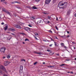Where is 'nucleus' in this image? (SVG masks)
<instances>
[{
    "mask_svg": "<svg viewBox=\"0 0 76 76\" xmlns=\"http://www.w3.org/2000/svg\"><path fill=\"white\" fill-rule=\"evenodd\" d=\"M3 71H4L5 72H6V73H7V72L6 71V69L2 65H0V73L2 75L3 73Z\"/></svg>",
    "mask_w": 76,
    "mask_h": 76,
    "instance_id": "obj_1",
    "label": "nucleus"
},
{
    "mask_svg": "<svg viewBox=\"0 0 76 76\" xmlns=\"http://www.w3.org/2000/svg\"><path fill=\"white\" fill-rule=\"evenodd\" d=\"M61 2H60L59 3L58 6L60 8V7L61 6H66L67 5V2H64V3L61 4Z\"/></svg>",
    "mask_w": 76,
    "mask_h": 76,
    "instance_id": "obj_2",
    "label": "nucleus"
},
{
    "mask_svg": "<svg viewBox=\"0 0 76 76\" xmlns=\"http://www.w3.org/2000/svg\"><path fill=\"white\" fill-rule=\"evenodd\" d=\"M5 50H6L5 48H1L0 51L1 53H4Z\"/></svg>",
    "mask_w": 76,
    "mask_h": 76,
    "instance_id": "obj_3",
    "label": "nucleus"
},
{
    "mask_svg": "<svg viewBox=\"0 0 76 76\" xmlns=\"http://www.w3.org/2000/svg\"><path fill=\"white\" fill-rule=\"evenodd\" d=\"M9 64H10V62L8 61H6L4 62V65L5 66H7Z\"/></svg>",
    "mask_w": 76,
    "mask_h": 76,
    "instance_id": "obj_4",
    "label": "nucleus"
},
{
    "mask_svg": "<svg viewBox=\"0 0 76 76\" xmlns=\"http://www.w3.org/2000/svg\"><path fill=\"white\" fill-rule=\"evenodd\" d=\"M51 1V0H46L45 1V3L47 4H49L50 3V1Z\"/></svg>",
    "mask_w": 76,
    "mask_h": 76,
    "instance_id": "obj_5",
    "label": "nucleus"
},
{
    "mask_svg": "<svg viewBox=\"0 0 76 76\" xmlns=\"http://www.w3.org/2000/svg\"><path fill=\"white\" fill-rule=\"evenodd\" d=\"M24 29L26 31H30V29H31V28L29 27H26L24 28Z\"/></svg>",
    "mask_w": 76,
    "mask_h": 76,
    "instance_id": "obj_6",
    "label": "nucleus"
},
{
    "mask_svg": "<svg viewBox=\"0 0 76 76\" xmlns=\"http://www.w3.org/2000/svg\"><path fill=\"white\" fill-rule=\"evenodd\" d=\"M5 12L6 13H7V14H8V15H9L10 16H12V13H10V12H8V11L7 10Z\"/></svg>",
    "mask_w": 76,
    "mask_h": 76,
    "instance_id": "obj_7",
    "label": "nucleus"
},
{
    "mask_svg": "<svg viewBox=\"0 0 76 76\" xmlns=\"http://www.w3.org/2000/svg\"><path fill=\"white\" fill-rule=\"evenodd\" d=\"M5 12L6 13H7V14H8V15H9L10 16H12V13H10V12H8V11L7 10Z\"/></svg>",
    "mask_w": 76,
    "mask_h": 76,
    "instance_id": "obj_8",
    "label": "nucleus"
},
{
    "mask_svg": "<svg viewBox=\"0 0 76 76\" xmlns=\"http://www.w3.org/2000/svg\"><path fill=\"white\" fill-rule=\"evenodd\" d=\"M34 53H35V54H39V55L41 54V53L40 52H37L34 51Z\"/></svg>",
    "mask_w": 76,
    "mask_h": 76,
    "instance_id": "obj_9",
    "label": "nucleus"
},
{
    "mask_svg": "<svg viewBox=\"0 0 76 76\" xmlns=\"http://www.w3.org/2000/svg\"><path fill=\"white\" fill-rule=\"evenodd\" d=\"M15 28H17L21 29V27H20V26H19L18 25H15Z\"/></svg>",
    "mask_w": 76,
    "mask_h": 76,
    "instance_id": "obj_10",
    "label": "nucleus"
},
{
    "mask_svg": "<svg viewBox=\"0 0 76 76\" xmlns=\"http://www.w3.org/2000/svg\"><path fill=\"white\" fill-rule=\"evenodd\" d=\"M9 31H15V29L14 28H9Z\"/></svg>",
    "mask_w": 76,
    "mask_h": 76,
    "instance_id": "obj_11",
    "label": "nucleus"
},
{
    "mask_svg": "<svg viewBox=\"0 0 76 76\" xmlns=\"http://www.w3.org/2000/svg\"><path fill=\"white\" fill-rule=\"evenodd\" d=\"M19 3V2L17 1H15L14 2H11V4H14V3Z\"/></svg>",
    "mask_w": 76,
    "mask_h": 76,
    "instance_id": "obj_12",
    "label": "nucleus"
},
{
    "mask_svg": "<svg viewBox=\"0 0 76 76\" xmlns=\"http://www.w3.org/2000/svg\"><path fill=\"white\" fill-rule=\"evenodd\" d=\"M31 8L32 9H37V8L35 6L32 7Z\"/></svg>",
    "mask_w": 76,
    "mask_h": 76,
    "instance_id": "obj_13",
    "label": "nucleus"
},
{
    "mask_svg": "<svg viewBox=\"0 0 76 76\" xmlns=\"http://www.w3.org/2000/svg\"><path fill=\"white\" fill-rule=\"evenodd\" d=\"M20 70H23V66L22 65H21L20 66Z\"/></svg>",
    "mask_w": 76,
    "mask_h": 76,
    "instance_id": "obj_14",
    "label": "nucleus"
},
{
    "mask_svg": "<svg viewBox=\"0 0 76 76\" xmlns=\"http://www.w3.org/2000/svg\"><path fill=\"white\" fill-rule=\"evenodd\" d=\"M7 57V58H10V54L8 55Z\"/></svg>",
    "mask_w": 76,
    "mask_h": 76,
    "instance_id": "obj_15",
    "label": "nucleus"
},
{
    "mask_svg": "<svg viewBox=\"0 0 76 76\" xmlns=\"http://www.w3.org/2000/svg\"><path fill=\"white\" fill-rule=\"evenodd\" d=\"M4 29L5 30H7V28H8L7 26H5V27H4Z\"/></svg>",
    "mask_w": 76,
    "mask_h": 76,
    "instance_id": "obj_16",
    "label": "nucleus"
},
{
    "mask_svg": "<svg viewBox=\"0 0 76 76\" xmlns=\"http://www.w3.org/2000/svg\"><path fill=\"white\" fill-rule=\"evenodd\" d=\"M23 70V69H20V71H19L20 73H22L23 72V71H22Z\"/></svg>",
    "mask_w": 76,
    "mask_h": 76,
    "instance_id": "obj_17",
    "label": "nucleus"
},
{
    "mask_svg": "<svg viewBox=\"0 0 76 76\" xmlns=\"http://www.w3.org/2000/svg\"><path fill=\"white\" fill-rule=\"evenodd\" d=\"M41 21H42V20H40L39 21H38V23H41Z\"/></svg>",
    "mask_w": 76,
    "mask_h": 76,
    "instance_id": "obj_18",
    "label": "nucleus"
},
{
    "mask_svg": "<svg viewBox=\"0 0 76 76\" xmlns=\"http://www.w3.org/2000/svg\"><path fill=\"white\" fill-rule=\"evenodd\" d=\"M31 20H34V19H35V18L34 17H32L31 18Z\"/></svg>",
    "mask_w": 76,
    "mask_h": 76,
    "instance_id": "obj_19",
    "label": "nucleus"
},
{
    "mask_svg": "<svg viewBox=\"0 0 76 76\" xmlns=\"http://www.w3.org/2000/svg\"><path fill=\"white\" fill-rule=\"evenodd\" d=\"M11 34L12 35H13L14 37H15V36H16V35H15L14 33H11Z\"/></svg>",
    "mask_w": 76,
    "mask_h": 76,
    "instance_id": "obj_20",
    "label": "nucleus"
},
{
    "mask_svg": "<svg viewBox=\"0 0 76 76\" xmlns=\"http://www.w3.org/2000/svg\"><path fill=\"white\" fill-rule=\"evenodd\" d=\"M66 66V64H63L60 65V66Z\"/></svg>",
    "mask_w": 76,
    "mask_h": 76,
    "instance_id": "obj_21",
    "label": "nucleus"
},
{
    "mask_svg": "<svg viewBox=\"0 0 76 76\" xmlns=\"http://www.w3.org/2000/svg\"><path fill=\"white\" fill-rule=\"evenodd\" d=\"M25 41H29V40L28 39H26L25 40Z\"/></svg>",
    "mask_w": 76,
    "mask_h": 76,
    "instance_id": "obj_22",
    "label": "nucleus"
},
{
    "mask_svg": "<svg viewBox=\"0 0 76 76\" xmlns=\"http://www.w3.org/2000/svg\"><path fill=\"white\" fill-rule=\"evenodd\" d=\"M21 61H25V60L24 59H22L21 60Z\"/></svg>",
    "mask_w": 76,
    "mask_h": 76,
    "instance_id": "obj_23",
    "label": "nucleus"
},
{
    "mask_svg": "<svg viewBox=\"0 0 76 76\" xmlns=\"http://www.w3.org/2000/svg\"><path fill=\"white\" fill-rule=\"evenodd\" d=\"M54 43H55V45L56 46H57V43L55 42H54Z\"/></svg>",
    "mask_w": 76,
    "mask_h": 76,
    "instance_id": "obj_24",
    "label": "nucleus"
},
{
    "mask_svg": "<svg viewBox=\"0 0 76 76\" xmlns=\"http://www.w3.org/2000/svg\"><path fill=\"white\" fill-rule=\"evenodd\" d=\"M61 46H64V43H61Z\"/></svg>",
    "mask_w": 76,
    "mask_h": 76,
    "instance_id": "obj_25",
    "label": "nucleus"
},
{
    "mask_svg": "<svg viewBox=\"0 0 76 76\" xmlns=\"http://www.w3.org/2000/svg\"><path fill=\"white\" fill-rule=\"evenodd\" d=\"M1 2L4 3L5 1V0H1Z\"/></svg>",
    "mask_w": 76,
    "mask_h": 76,
    "instance_id": "obj_26",
    "label": "nucleus"
},
{
    "mask_svg": "<svg viewBox=\"0 0 76 76\" xmlns=\"http://www.w3.org/2000/svg\"><path fill=\"white\" fill-rule=\"evenodd\" d=\"M2 10H3L4 11V12H6V11L7 10H6L4 9H3Z\"/></svg>",
    "mask_w": 76,
    "mask_h": 76,
    "instance_id": "obj_27",
    "label": "nucleus"
},
{
    "mask_svg": "<svg viewBox=\"0 0 76 76\" xmlns=\"http://www.w3.org/2000/svg\"><path fill=\"white\" fill-rule=\"evenodd\" d=\"M21 34H22V35H26V34L24 33H21Z\"/></svg>",
    "mask_w": 76,
    "mask_h": 76,
    "instance_id": "obj_28",
    "label": "nucleus"
},
{
    "mask_svg": "<svg viewBox=\"0 0 76 76\" xmlns=\"http://www.w3.org/2000/svg\"><path fill=\"white\" fill-rule=\"evenodd\" d=\"M28 26H29V27H32V25L30 24L28 25Z\"/></svg>",
    "mask_w": 76,
    "mask_h": 76,
    "instance_id": "obj_29",
    "label": "nucleus"
},
{
    "mask_svg": "<svg viewBox=\"0 0 76 76\" xmlns=\"http://www.w3.org/2000/svg\"><path fill=\"white\" fill-rule=\"evenodd\" d=\"M37 63H38V62H36L34 63V65H35V64H37Z\"/></svg>",
    "mask_w": 76,
    "mask_h": 76,
    "instance_id": "obj_30",
    "label": "nucleus"
},
{
    "mask_svg": "<svg viewBox=\"0 0 76 76\" xmlns=\"http://www.w3.org/2000/svg\"><path fill=\"white\" fill-rule=\"evenodd\" d=\"M35 35L37 36H38V34L37 33H36L35 34Z\"/></svg>",
    "mask_w": 76,
    "mask_h": 76,
    "instance_id": "obj_31",
    "label": "nucleus"
},
{
    "mask_svg": "<svg viewBox=\"0 0 76 76\" xmlns=\"http://www.w3.org/2000/svg\"><path fill=\"white\" fill-rule=\"evenodd\" d=\"M36 1H37V2H38V1H40V0H35Z\"/></svg>",
    "mask_w": 76,
    "mask_h": 76,
    "instance_id": "obj_32",
    "label": "nucleus"
},
{
    "mask_svg": "<svg viewBox=\"0 0 76 76\" xmlns=\"http://www.w3.org/2000/svg\"><path fill=\"white\" fill-rule=\"evenodd\" d=\"M55 28H56V29H57V30H58V27H57V26H55Z\"/></svg>",
    "mask_w": 76,
    "mask_h": 76,
    "instance_id": "obj_33",
    "label": "nucleus"
},
{
    "mask_svg": "<svg viewBox=\"0 0 76 76\" xmlns=\"http://www.w3.org/2000/svg\"><path fill=\"white\" fill-rule=\"evenodd\" d=\"M49 32L50 33H53V32H52V31H51L50 30L49 31Z\"/></svg>",
    "mask_w": 76,
    "mask_h": 76,
    "instance_id": "obj_34",
    "label": "nucleus"
},
{
    "mask_svg": "<svg viewBox=\"0 0 76 76\" xmlns=\"http://www.w3.org/2000/svg\"><path fill=\"white\" fill-rule=\"evenodd\" d=\"M34 36V38H36V39H37V38L35 37V36Z\"/></svg>",
    "mask_w": 76,
    "mask_h": 76,
    "instance_id": "obj_35",
    "label": "nucleus"
},
{
    "mask_svg": "<svg viewBox=\"0 0 76 76\" xmlns=\"http://www.w3.org/2000/svg\"><path fill=\"white\" fill-rule=\"evenodd\" d=\"M53 45V44H51L50 45H49V47H52V45Z\"/></svg>",
    "mask_w": 76,
    "mask_h": 76,
    "instance_id": "obj_36",
    "label": "nucleus"
},
{
    "mask_svg": "<svg viewBox=\"0 0 76 76\" xmlns=\"http://www.w3.org/2000/svg\"><path fill=\"white\" fill-rule=\"evenodd\" d=\"M47 51H48V52H50V50H47Z\"/></svg>",
    "mask_w": 76,
    "mask_h": 76,
    "instance_id": "obj_37",
    "label": "nucleus"
},
{
    "mask_svg": "<svg viewBox=\"0 0 76 76\" xmlns=\"http://www.w3.org/2000/svg\"><path fill=\"white\" fill-rule=\"evenodd\" d=\"M48 19H50L51 18V17H50V16H48Z\"/></svg>",
    "mask_w": 76,
    "mask_h": 76,
    "instance_id": "obj_38",
    "label": "nucleus"
},
{
    "mask_svg": "<svg viewBox=\"0 0 76 76\" xmlns=\"http://www.w3.org/2000/svg\"><path fill=\"white\" fill-rule=\"evenodd\" d=\"M56 56H59V54L56 53Z\"/></svg>",
    "mask_w": 76,
    "mask_h": 76,
    "instance_id": "obj_39",
    "label": "nucleus"
},
{
    "mask_svg": "<svg viewBox=\"0 0 76 76\" xmlns=\"http://www.w3.org/2000/svg\"><path fill=\"white\" fill-rule=\"evenodd\" d=\"M3 76H8L7 75H6V74H4L3 75Z\"/></svg>",
    "mask_w": 76,
    "mask_h": 76,
    "instance_id": "obj_40",
    "label": "nucleus"
},
{
    "mask_svg": "<svg viewBox=\"0 0 76 76\" xmlns=\"http://www.w3.org/2000/svg\"><path fill=\"white\" fill-rule=\"evenodd\" d=\"M50 39L51 41H54V40L53 39H52V38H51Z\"/></svg>",
    "mask_w": 76,
    "mask_h": 76,
    "instance_id": "obj_41",
    "label": "nucleus"
},
{
    "mask_svg": "<svg viewBox=\"0 0 76 76\" xmlns=\"http://www.w3.org/2000/svg\"><path fill=\"white\" fill-rule=\"evenodd\" d=\"M73 48H74V50H75V47L73 46Z\"/></svg>",
    "mask_w": 76,
    "mask_h": 76,
    "instance_id": "obj_42",
    "label": "nucleus"
},
{
    "mask_svg": "<svg viewBox=\"0 0 76 76\" xmlns=\"http://www.w3.org/2000/svg\"><path fill=\"white\" fill-rule=\"evenodd\" d=\"M50 23V21H48L47 22V23Z\"/></svg>",
    "mask_w": 76,
    "mask_h": 76,
    "instance_id": "obj_43",
    "label": "nucleus"
},
{
    "mask_svg": "<svg viewBox=\"0 0 76 76\" xmlns=\"http://www.w3.org/2000/svg\"><path fill=\"white\" fill-rule=\"evenodd\" d=\"M56 20L57 21L58 20V18L56 17Z\"/></svg>",
    "mask_w": 76,
    "mask_h": 76,
    "instance_id": "obj_44",
    "label": "nucleus"
},
{
    "mask_svg": "<svg viewBox=\"0 0 76 76\" xmlns=\"http://www.w3.org/2000/svg\"><path fill=\"white\" fill-rule=\"evenodd\" d=\"M4 23H1V25H4Z\"/></svg>",
    "mask_w": 76,
    "mask_h": 76,
    "instance_id": "obj_45",
    "label": "nucleus"
},
{
    "mask_svg": "<svg viewBox=\"0 0 76 76\" xmlns=\"http://www.w3.org/2000/svg\"><path fill=\"white\" fill-rule=\"evenodd\" d=\"M67 34H69V31H67Z\"/></svg>",
    "mask_w": 76,
    "mask_h": 76,
    "instance_id": "obj_46",
    "label": "nucleus"
},
{
    "mask_svg": "<svg viewBox=\"0 0 76 76\" xmlns=\"http://www.w3.org/2000/svg\"><path fill=\"white\" fill-rule=\"evenodd\" d=\"M6 58V57L4 56L3 57V59H4V58Z\"/></svg>",
    "mask_w": 76,
    "mask_h": 76,
    "instance_id": "obj_47",
    "label": "nucleus"
},
{
    "mask_svg": "<svg viewBox=\"0 0 76 76\" xmlns=\"http://www.w3.org/2000/svg\"><path fill=\"white\" fill-rule=\"evenodd\" d=\"M70 37V35H68V36H67V37Z\"/></svg>",
    "mask_w": 76,
    "mask_h": 76,
    "instance_id": "obj_48",
    "label": "nucleus"
},
{
    "mask_svg": "<svg viewBox=\"0 0 76 76\" xmlns=\"http://www.w3.org/2000/svg\"><path fill=\"white\" fill-rule=\"evenodd\" d=\"M75 17H76V13L75 14Z\"/></svg>",
    "mask_w": 76,
    "mask_h": 76,
    "instance_id": "obj_49",
    "label": "nucleus"
},
{
    "mask_svg": "<svg viewBox=\"0 0 76 76\" xmlns=\"http://www.w3.org/2000/svg\"><path fill=\"white\" fill-rule=\"evenodd\" d=\"M23 44H25V42H23Z\"/></svg>",
    "mask_w": 76,
    "mask_h": 76,
    "instance_id": "obj_50",
    "label": "nucleus"
},
{
    "mask_svg": "<svg viewBox=\"0 0 76 76\" xmlns=\"http://www.w3.org/2000/svg\"><path fill=\"white\" fill-rule=\"evenodd\" d=\"M54 67V66H50V67Z\"/></svg>",
    "mask_w": 76,
    "mask_h": 76,
    "instance_id": "obj_51",
    "label": "nucleus"
},
{
    "mask_svg": "<svg viewBox=\"0 0 76 76\" xmlns=\"http://www.w3.org/2000/svg\"><path fill=\"white\" fill-rule=\"evenodd\" d=\"M71 74H73V72H71Z\"/></svg>",
    "mask_w": 76,
    "mask_h": 76,
    "instance_id": "obj_52",
    "label": "nucleus"
},
{
    "mask_svg": "<svg viewBox=\"0 0 76 76\" xmlns=\"http://www.w3.org/2000/svg\"><path fill=\"white\" fill-rule=\"evenodd\" d=\"M4 3L5 4H7V2H4Z\"/></svg>",
    "mask_w": 76,
    "mask_h": 76,
    "instance_id": "obj_53",
    "label": "nucleus"
},
{
    "mask_svg": "<svg viewBox=\"0 0 76 76\" xmlns=\"http://www.w3.org/2000/svg\"><path fill=\"white\" fill-rule=\"evenodd\" d=\"M44 14H45V15H46V14H47V13H46L45 12H44Z\"/></svg>",
    "mask_w": 76,
    "mask_h": 76,
    "instance_id": "obj_54",
    "label": "nucleus"
},
{
    "mask_svg": "<svg viewBox=\"0 0 76 76\" xmlns=\"http://www.w3.org/2000/svg\"><path fill=\"white\" fill-rule=\"evenodd\" d=\"M64 48H67V47L65 46Z\"/></svg>",
    "mask_w": 76,
    "mask_h": 76,
    "instance_id": "obj_55",
    "label": "nucleus"
},
{
    "mask_svg": "<svg viewBox=\"0 0 76 76\" xmlns=\"http://www.w3.org/2000/svg\"><path fill=\"white\" fill-rule=\"evenodd\" d=\"M73 44H75V42H73Z\"/></svg>",
    "mask_w": 76,
    "mask_h": 76,
    "instance_id": "obj_56",
    "label": "nucleus"
},
{
    "mask_svg": "<svg viewBox=\"0 0 76 76\" xmlns=\"http://www.w3.org/2000/svg\"><path fill=\"white\" fill-rule=\"evenodd\" d=\"M70 73V72H68V73Z\"/></svg>",
    "mask_w": 76,
    "mask_h": 76,
    "instance_id": "obj_57",
    "label": "nucleus"
},
{
    "mask_svg": "<svg viewBox=\"0 0 76 76\" xmlns=\"http://www.w3.org/2000/svg\"><path fill=\"white\" fill-rule=\"evenodd\" d=\"M75 60H76V58H75Z\"/></svg>",
    "mask_w": 76,
    "mask_h": 76,
    "instance_id": "obj_58",
    "label": "nucleus"
},
{
    "mask_svg": "<svg viewBox=\"0 0 76 76\" xmlns=\"http://www.w3.org/2000/svg\"><path fill=\"white\" fill-rule=\"evenodd\" d=\"M43 64H45V62H43Z\"/></svg>",
    "mask_w": 76,
    "mask_h": 76,
    "instance_id": "obj_59",
    "label": "nucleus"
},
{
    "mask_svg": "<svg viewBox=\"0 0 76 76\" xmlns=\"http://www.w3.org/2000/svg\"><path fill=\"white\" fill-rule=\"evenodd\" d=\"M56 39H58V38L57 37H56Z\"/></svg>",
    "mask_w": 76,
    "mask_h": 76,
    "instance_id": "obj_60",
    "label": "nucleus"
},
{
    "mask_svg": "<svg viewBox=\"0 0 76 76\" xmlns=\"http://www.w3.org/2000/svg\"><path fill=\"white\" fill-rule=\"evenodd\" d=\"M62 56H63V55H62Z\"/></svg>",
    "mask_w": 76,
    "mask_h": 76,
    "instance_id": "obj_61",
    "label": "nucleus"
},
{
    "mask_svg": "<svg viewBox=\"0 0 76 76\" xmlns=\"http://www.w3.org/2000/svg\"><path fill=\"white\" fill-rule=\"evenodd\" d=\"M10 39H9V40H10Z\"/></svg>",
    "mask_w": 76,
    "mask_h": 76,
    "instance_id": "obj_62",
    "label": "nucleus"
}]
</instances>
